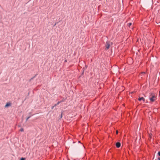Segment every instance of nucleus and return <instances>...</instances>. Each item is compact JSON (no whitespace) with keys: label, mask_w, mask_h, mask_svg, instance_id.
<instances>
[{"label":"nucleus","mask_w":160,"mask_h":160,"mask_svg":"<svg viewBox=\"0 0 160 160\" xmlns=\"http://www.w3.org/2000/svg\"><path fill=\"white\" fill-rule=\"evenodd\" d=\"M157 94L155 93H151L149 96V99L150 102H153L155 101L157 99Z\"/></svg>","instance_id":"f257e3e1"},{"label":"nucleus","mask_w":160,"mask_h":160,"mask_svg":"<svg viewBox=\"0 0 160 160\" xmlns=\"http://www.w3.org/2000/svg\"><path fill=\"white\" fill-rule=\"evenodd\" d=\"M112 44V42H109V41L107 42H106V48L107 49H108L109 48L110 45H111Z\"/></svg>","instance_id":"f03ea898"},{"label":"nucleus","mask_w":160,"mask_h":160,"mask_svg":"<svg viewBox=\"0 0 160 160\" xmlns=\"http://www.w3.org/2000/svg\"><path fill=\"white\" fill-rule=\"evenodd\" d=\"M116 147L117 148H119L121 146V143L119 142H117L116 144Z\"/></svg>","instance_id":"7ed1b4c3"},{"label":"nucleus","mask_w":160,"mask_h":160,"mask_svg":"<svg viewBox=\"0 0 160 160\" xmlns=\"http://www.w3.org/2000/svg\"><path fill=\"white\" fill-rule=\"evenodd\" d=\"M138 100L139 101L143 100V101H144L145 99L143 97H139L138 98Z\"/></svg>","instance_id":"20e7f679"},{"label":"nucleus","mask_w":160,"mask_h":160,"mask_svg":"<svg viewBox=\"0 0 160 160\" xmlns=\"http://www.w3.org/2000/svg\"><path fill=\"white\" fill-rule=\"evenodd\" d=\"M10 105H11V103H10L8 102L6 103V104L5 105V107L6 108V107H8V106H10Z\"/></svg>","instance_id":"39448f33"},{"label":"nucleus","mask_w":160,"mask_h":160,"mask_svg":"<svg viewBox=\"0 0 160 160\" xmlns=\"http://www.w3.org/2000/svg\"><path fill=\"white\" fill-rule=\"evenodd\" d=\"M26 159V158L24 157H22L19 160H25Z\"/></svg>","instance_id":"423d86ee"},{"label":"nucleus","mask_w":160,"mask_h":160,"mask_svg":"<svg viewBox=\"0 0 160 160\" xmlns=\"http://www.w3.org/2000/svg\"><path fill=\"white\" fill-rule=\"evenodd\" d=\"M157 156L158 157H160V151L158 153Z\"/></svg>","instance_id":"0eeeda50"},{"label":"nucleus","mask_w":160,"mask_h":160,"mask_svg":"<svg viewBox=\"0 0 160 160\" xmlns=\"http://www.w3.org/2000/svg\"><path fill=\"white\" fill-rule=\"evenodd\" d=\"M132 23H129L128 24V26H129V27H130L131 25H132Z\"/></svg>","instance_id":"6e6552de"},{"label":"nucleus","mask_w":160,"mask_h":160,"mask_svg":"<svg viewBox=\"0 0 160 160\" xmlns=\"http://www.w3.org/2000/svg\"><path fill=\"white\" fill-rule=\"evenodd\" d=\"M20 131H21V132L23 131V128H21L20 129Z\"/></svg>","instance_id":"1a4fd4ad"},{"label":"nucleus","mask_w":160,"mask_h":160,"mask_svg":"<svg viewBox=\"0 0 160 160\" xmlns=\"http://www.w3.org/2000/svg\"><path fill=\"white\" fill-rule=\"evenodd\" d=\"M61 102H62V101H59V102H58L57 104H58H58H59L60 103H61Z\"/></svg>","instance_id":"9d476101"},{"label":"nucleus","mask_w":160,"mask_h":160,"mask_svg":"<svg viewBox=\"0 0 160 160\" xmlns=\"http://www.w3.org/2000/svg\"><path fill=\"white\" fill-rule=\"evenodd\" d=\"M30 118V117H29L28 118H27L26 119V121H27Z\"/></svg>","instance_id":"9b49d317"},{"label":"nucleus","mask_w":160,"mask_h":160,"mask_svg":"<svg viewBox=\"0 0 160 160\" xmlns=\"http://www.w3.org/2000/svg\"><path fill=\"white\" fill-rule=\"evenodd\" d=\"M158 160H160V157H158Z\"/></svg>","instance_id":"f8f14e48"},{"label":"nucleus","mask_w":160,"mask_h":160,"mask_svg":"<svg viewBox=\"0 0 160 160\" xmlns=\"http://www.w3.org/2000/svg\"><path fill=\"white\" fill-rule=\"evenodd\" d=\"M54 107H55V106H52V109H53L54 108Z\"/></svg>","instance_id":"ddd939ff"},{"label":"nucleus","mask_w":160,"mask_h":160,"mask_svg":"<svg viewBox=\"0 0 160 160\" xmlns=\"http://www.w3.org/2000/svg\"><path fill=\"white\" fill-rule=\"evenodd\" d=\"M116 134H118V130H117V131H116Z\"/></svg>","instance_id":"4468645a"},{"label":"nucleus","mask_w":160,"mask_h":160,"mask_svg":"<svg viewBox=\"0 0 160 160\" xmlns=\"http://www.w3.org/2000/svg\"><path fill=\"white\" fill-rule=\"evenodd\" d=\"M58 104H55L54 105V106L55 107Z\"/></svg>","instance_id":"2eb2a0df"},{"label":"nucleus","mask_w":160,"mask_h":160,"mask_svg":"<svg viewBox=\"0 0 160 160\" xmlns=\"http://www.w3.org/2000/svg\"><path fill=\"white\" fill-rule=\"evenodd\" d=\"M128 151H128V150L127 151V152H128V153H129V152H128Z\"/></svg>","instance_id":"dca6fc26"},{"label":"nucleus","mask_w":160,"mask_h":160,"mask_svg":"<svg viewBox=\"0 0 160 160\" xmlns=\"http://www.w3.org/2000/svg\"><path fill=\"white\" fill-rule=\"evenodd\" d=\"M61 118H62V115H61Z\"/></svg>","instance_id":"f3484780"}]
</instances>
